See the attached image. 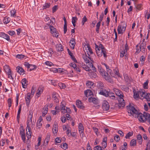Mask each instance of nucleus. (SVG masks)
<instances>
[{"instance_id": "09e8293b", "label": "nucleus", "mask_w": 150, "mask_h": 150, "mask_svg": "<svg viewBox=\"0 0 150 150\" xmlns=\"http://www.w3.org/2000/svg\"><path fill=\"white\" fill-rule=\"evenodd\" d=\"M8 75V78H9L10 80H13V78L12 76L11 73V71L8 72L6 73Z\"/></svg>"}, {"instance_id": "bb28decb", "label": "nucleus", "mask_w": 150, "mask_h": 150, "mask_svg": "<svg viewBox=\"0 0 150 150\" xmlns=\"http://www.w3.org/2000/svg\"><path fill=\"white\" fill-rule=\"evenodd\" d=\"M16 70L20 74H24V71L22 68L18 67L16 68Z\"/></svg>"}, {"instance_id": "4d7b16f0", "label": "nucleus", "mask_w": 150, "mask_h": 150, "mask_svg": "<svg viewBox=\"0 0 150 150\" xmlns=\"http://www.w3.org/2000/svg\"><path fill=\"white\" fill-rule=\"evenodd\" d=\"M16 11L15 10H12L11 11V17H14L16 16Z\"/></svg>"}, {"instance_id": "bf43d9fd", "label": "nucleus", "mask_w": 150, "mask_h": 150, "mask_svg": "<svg viewBox=\"0 0 150 150\" xmlns=\"http://www.w3.org/2000/svg\"><path fill=\"white\" fill-rule=\"evenodd\" d=\"M50 3H47L45 4L43 6V9H45L49 8L50 6Z\"/></svg>"}, {"instance_id": "864d4df0", "label": "nucleus", "mask_w": 150, "mask_h": 150, "mask_svg": "<svg viewBox=\"0 0 150 150\" xmlns=\"http://www.w3.org/2000/svg\"><path fill=\"white\" fill-rule=\"evenodd\" d=\"M87 20V19L86 16H83V18L82 19V25H83L84 24V23L85 22H86Z\"/></svg>"}, {"instance_id": "4c0bfd02", "label": "nucleus", "mask_w": 150, "mask_h": 150, "mask_svg": "<svg viewBox=\"0 0 150 150\" xmlns=\"http://www.w3.org/2000/svg\"><path fill=\"white\" fill-rule=\"evenodd\" d=\"M11 21V18L9 17H5L3 20V22L4 23L7 24Z\"/></svg>"}, {"instance_id": "338daca9", "label": "nucleus", "mask_w": 150, "mask_h": 150, "mask_svg": "<svg viewBox=\"0 0 150 150\" xmlns=\"http://www.w3.org/2000/svg\"><path fill=\"white\" fill-rule=\"evenodd\" d=\"M7 101H8V106L9 108H10L11 106V103H12L11 100L10 98H9L8 99Z\"/></svg>"}, {"instance_id": "69168bd1", "label": "nucleus", "mask_w": 150, "mask_h": 150, "mask_svg": "<svg viewBox=\"0 0 150 150\" xmlns=\"http://www.w3.org/2000/svg\"><path fill=\"white\" fill-rule=\"evenodd\" d=\"M24 55L22 54H18L16 56V57L19 59H22L24 57Z\"/></svg>"}, {"instance_id": "a19ab883", "label": "nucleus", "mask_w": 150, "mask_h": 150, "mask_svg": "<svg viewBox=\"0 0 150 150\" xmlns=\"http://www.w3.org/2000/svg\"><path fill=\"white\" fill-rule=\"evenodd\" d=\"M104 148L102 147L100 145H97L94 148V150H104Z\"/></svg>"}, {"instance_id": "37998d69", "label": "nucleus", "mask_w": 150, "mask_h": 150, "mask_svg": "<svg viewBox=\"0 0 150 150\" xmlns=\"http://www.w3.org/2000/svg\"><path fill=\"white\" fill-rule=\"evenodd\" d=\"M145 47H144L143 46L141 45L140 47V50H137V51L136 52V53H138L140 51H142V52H144L145 51Z\"/></svg>"}, {"instance_id": "ddd939ff", "label": "nucleus", "mask_w": 150, "mask_h": 150, "mask_svg": "<svg viewBox=\"0 0 150 150\" xmlns=\"http://www.w3.org/2000/svg\"><path fill=\"white\" fill-rule=\"evenodd\" d=\"M126 29V26L124 23V25L122 24L118 26L117 28L118 33V34H122L125 31Z\"/></svg>"}, {"instance_id": "3c124183", "label": "nucleus", "mask_w": 150, "mask_h": 150, "mask_svg": "<svg viewBox=\"0 0 150 150\" xmlns=\"http://www.w3.org/2000/svg\"><path fill=\"white\" fill-rule=\"evenodd\" d=\"M21 106H20L19 108V110L18 111V114H17V118L18 120H19V119L20 118V114L21 113Z\"/></svg>"}, {"instance_id": "c03bdc74", "label": "nucleus", "mask_w": 150, "mask_h": 150, "mask_svg": "<svg viewBox=\"0 0 150 150\" xmlns=\"http://www.w3.org/2000/svg\"><path fill=\"white\" fill-rule=\"evenodd\" d=\"M65 102L64 101H62L60 105L61 106V111L62 112V111L64 110V109H65Z\"/></svg>"}, {"instance_id": "c85d7f7f", "label": "nucleus", "mask_w": 150, "mask_h": 150, "mask_svg": "<svg viewBox=\"0 0 150 150\" xmlns=\"http://www.w3.org/2000/svg\"><path fill=\"white\" fill-rule=\"evenodd\" d=\"M85 95L86 97L91 96L93 95V93L92 91L90 90H87L84 92Z\"/></svg>"}, {"instance_id": "f704fd0d", "label": "nucleus", "mask_w": 150, "mask_h": 150, "mask_svg": "<svg viewBox=\"0 0 150 150\" xmlns=\"http://www.w3.org/2000/svg\"><path fill=\"white\" fill-rule=\"evenodd\" d=\"M137 138L139 144H142V136L140 134H139L137 136Z\"/></svg>"}, {"instance_id": "2f4dec72", "label": "nucleus", "mask_w": 150, "mask_h": 150, "mask_svg": "<svg viewBox=\"0 0 150 150\" xmlns=\"http://www.w3.org/2000/svg\"><path fill=\"white\" fill-rule=\"evenodd\" d=\"M63 20L64 22V33L65 34L66 33L67 31V21L65 17H64L63 18Z\"/></svg>"}, {"instance_id": "a18cd8bd", "label": "nucleus", "mask_w": 150, "mask_h": 150, "mask_svg": "<svg viewBox=\"0 0 150 150\" xmlns=\"http://www.w3.org/2000/svg\"><path fill=\"white\" fill-rule=\"evenodd\" d=\"M133 134V132H129L125 136L126 139H129V137L132 136Z\"/></svg>"}, {"instance_id": "f03ea898", "label": "nucleus", "mask_w": 150, "mask_h": 150, "mask_svg": "<svg viewBox=\"0 0 150 150\" xmlns=\"http://www.w3.org/2000/svg\"><path fill=\"white\" fill-rule=\"evenodd\" d=\"M139 120L141 122H144L146 121L150 125V114L146 112H144L143 114L139 113L137 115Z\"/></svg>"}, {"instance_id": "412c9836", "label": "nucleus", "mask_w": 150, "mask_h": 150, "mask_svg": "<svg viewBox=\"0 0 150 150\" xmlns=\"http://www.w3.org/2000/svg\"><path fill=\"white\" fill-rule=\"evenodd\" d=\"M53 133L54 135L56 134L58 131V125L56 124H54L53 125L52 129Z\"/></svg>"}, {"instance_id": "0e129e2a", "label": "nucleus", "mask_w": 150, "mask_h": 150, "mask_svg": "<svg viewBox=\"0 0 150 150\" xmlns=\"http://www.w3.org/2000/svg\"><path fill=\"white\" fill-rule=\"evenodd\" d=\"M78 20L76 17H73L72 18V23H75Z\"/></svg>"}, {"instance_id": "f3484780", "label": "nucleus", "mask_w": 150, "mask_h": 150, "mask_svg": "<svg viewBox=\"0 0 150 150\" xmlns=\"http://www.w3.org/2000/svg\"><path fill=\"white\" fill-rule=\"evenodd\" d=\"M31 127H27L26 131L27 132L26 133V136L27 138L29 139L31 137V134L32 133Z\"/></svg>"}, {"instance_id": "e433bc0d", "label": "nucleus", "mask_w": 150, "mask_h": 150, "mask_svg": "<svg viewBox=\"0 0 150 150\" xmlns=\"http://www.w3.org/2000/svg\"><path fill=\"white\" fill-rule=\"evenodd\" d=\"M4 69L6 73L8 72L11 71L10 69L9 66L7 65H5L4 67Z\"/></svg>"}, {"instance_id": "72a5a7b5", "label": "nucleus", "mask_w": 150, "mask_h": 150, "mask_svg": "<svg viewBox=\"0 0 150 150\" xmlns=\"http://www.w3.org/2000/svg\"><path fill=\"white\" fill-rule=\"evenodd\" d=\"M127 51L126 50L123 49V50H122L120 52V57H123L125 56L126 57V55L127 54Z\"/></svg>"}, {"instance_id": "9d476101", "label": "nucleus", "mask_w": 150, "mask_h": 150, "mask_svg": "<svg viewBox=\"0 0 150 150\" xmlns=\"http://www.w3.org/2000/svg\"><path fill=\"white\" fill-rule=\"evenodd\" d=\"M83 48L85 54H87L89 56L90 55H91L93 54V52L92 49L88 45H85Z\"/></svg>"}, {"instance_id": "2eb2a0df", "label": "nucleus", "mask_w": 150, "mask_h": 150, "mask_svg": "<svg viewBox=\"0 0 150 150\" xmlns=\"http://www.w3.org/2000/svg\"><path fill=\"white\" fill-rule=\"evenodd\" d=\"M79 130L81 136L82 135V137L83 136L84 133V128L83 125L81 123H80L79 125Z\"/></svg>"}, {"instance_id": "5701e85b", "label": "nucleus", "mask_w": 150, "mask_h": 150, "mask_svg": "<svg viewBox=\"0 0 150 150\" xmlns=\"http://www.w3.org/2000/svg\"><path fill=\"white\" fill-rule=\"evenodd\" d=\"M76 104L78 108L81 109H83L84 108L83 103L80 100H77Z\"/></svg>"}, {"instance_id": "13d9d810", "label": "nucleus", "mask_w": 150, "mask_h": 150, "mask_svg": "<svg viewBox=\"0 0 150 150\" xmlns=\"http://www.w3.org/2000/svg\"><path fill=\"white\" fill-rule=\"evenodd\" d=\"M55 143L56 144L60 143L61 141V138L59 137H57L55 139Z\"/></svg>"}, {"instance_id": "4468645a", "label": "nucleus", "mask_w": 150, "mask_h": 150, "mask_svg": "<svg viewBox=\"0 0 150 150\" xmlns=\"http://www.w3.org/2000/svg\"><path fill=\"white\" fill-rule=\"evenodd\" d=\"M110 108V106L108 103L106 101L104 100L103 101L102 104V108L105 110H108Z\"/></svg>"}, {"instance_id": "a211bd4d", "label": "nucleus", "mask_w": 150, "mask_h": 150, "mask_svg": "<svg viewBox=\"0 0 150 150\" xmlns=\"http://www.w3.org/2000/svg\"><path fill=\"white\" fill-rule=\"evenodd\" d=\"M69 44L71 48L72 49H74L76 44L75 39L73 38H72L69 41Z\"/></svg>"}, {"instance_id": "052dcab7", "label": "nucleus", "mask_w": 150, "mask_h": 150, "mask_svg": "<svg viewBox=\"0 0 150 150\" xmlns=\"http://www.w3.org/2000/svg\"><path fill=\"white\" fill-rule=\"evenodd\" d=\"M67 144L66 143H64L63 145L61 146V147L64 149H66L67 148Z\"/></svg>"}, {"instance_id": "39448f33", "label": "nucleus", "mask_w": 150, "mask_h": 150, "mask_svg": "<svg viewBox=\"0 0 150 150\" xmlns=\"http://www.w3.org/2000/svg\"><path fill=\"white\" fill-rule=\"evenodd\" d=\"M98 89L97 91L98 94L108 97L109 91L108 89H106L103 88V84L102 83L99 82L98 85Z\"/></svg>"}, {"instance_id": "774afa93", "label": "nucleus", "mask_w": 150, "mask_h": 150, "mask_svg": "<svg viewBox=\"0 0 150 150\" xmlns=\"http://www.w3.org/2000/svg\"><path fill=\"white\" fill-rule=\"evenodd\" d=\"M8 33L10 35L12 36L15 34V32L13 30L9 31L8 32Z\"/></svg>"}, {"instance_id": "de8ad7c7", "label": "nucleus", "mask_w": 150, "mask_h": 150, "mask_svg": "<svg viewBox=\"0 0 150 150\" xmlns=\"http://www.w3.org/2000/svg\"><path fill=\"white\" fill-rule=\"evenodd\" d=\"M144 98L146 99L148 101H150V94L146 93Z\"/></svg>"}, {"instance_id": "1a4fd4ad", "label": "nucleus", "mask_w": 150, "mask_h": 150, "mask_svg": "<svg viewBox=\"0 0 150 150\" xmlns=\"http://www.w3.org/2000/svg\"><path fill=\"white\" fill-rule=\"evenodd\" d=\"M91 55H90L89 56L86 54H85L83 55V58L84 62L86 64H90L91 62H92V63L93 62V59L91 58Z\"/></svg>"}, {"instance_id": "e2e57ef3", "label": "nucleus", "mask_w": 150, "mask_h": 150, "mask_svg": "<svg viewBox=\"0 0 150 150\" xmlns=\"http://www.w3.org/2000/svg\"><path fill=\"white\" fill-rule=\"evenodd\" d=\"M48 53H49V55H48V56L49 57H51L52 56V54L53 53L52 49L50 48L49 50Z\"/></svg>"}, {"instance_id": "c756f323", "label": "nucleus", "mask_w": 150, "mask_h": 150, "mask_svg": "<svg viewBox=\"0 0 150 150\" xmlns=\"http://www.w3.org/2000/svg\"><path fill=\"white\" fill-rule=\"evenodd\" d=\"M88 101L90 102L96 103L98 102V99L94 98H88Z\"/></svg>"}, {"instance_id": "7ed1b4c3", "label": "nucleus", "mask_w": 150, "mask_h": 150, "mask_svg": "<svg viewBox=\"0 0 150 150\" xmlns=\"http://www.w3.org/2000/svg\"><path fill=\"white\" fill-rule=\"evenodd\" d=\"M98 69L101 75L103 77L106 81L111 83H113V80L110 78V75H109V74L108 72L106 73L105 71L101 67H98Z\"/></svg>"}, {"instance_id": "6e6d98bb", "label": "nucleus", "mask_w": 150, "mask_h": 150, "mask_svg": "<svg viewBox=\"0 0 150 150\" xmlns=\"http://www.w3.org/2000/svg\"><path fill=\"white\" fill-rule=\"evenodd\" d=\"M58 85L61 89H64L66 87L65 84L62 83H59Z\"/></svg>"}, {"instance_id": "423d86ee", "label": "nucleus", "mask_w": 150, "mask_h": 150, "mask_svg": "<svg viewBox=\"0 0 150 150\" xmlns=\"http://www.w3.org/2000/svg\"><path fill=\"white\" fill-rule=\"evenodd\" d=\"M134 97L135 99L140 98L141 99L144 98L146 93L144 91L140 90L139 91H134Z\"/></svg>"}, {"instance_id": "a878e982", "label": "nucleus", "mask_w": 150, "mask_h": 150, "mask_svg": "<svg viewBox=\"0 0 150 150\" xmlns=\"http://www.w3.org/2000/svg\"><path fill=\"white\" fill-rule=\"evenodd\" d=\"M102 65H104L106 68L107 72L110 74V75L113 76V74L112 73V71L110 69H109L107 65L105 63H102Z\"/></svg>"}, {"instance_id": "c9c22d12", "label": "nucleus", "mask_w": 150, "mask_h": 150, "mask_svg": "<svg viewBox=\"0 0 150 150\" xmlns=\"http://www.w3.org/2000/svg\"><path fill=\"white\" fill-rule=\"evenodd\" d=\"M108 94V97L109 96L112 99H115V97L113 93L109 91Z\"/></svg>"}, {"instance_id": "393cba45", "label": "nucleus", "mask_w": 150, "mask_h": 150, "mask_svg": "<svg viewBox=\"0 0 150 150\" xmlns=\"http://www.w3.org/2000/svg\"><path fill=\"white\" fill-rule=\"evenodd\" d=\"M42 117L40 116L37 122V127L39 128H40L42 125Z\"/></svg>"}, {"instance_id": "7c9ffc66", "label": "nucleus", "mask_w": 150, "mask_h": 150, "mask_svg": "<svg viewBox=\"0 0 150 150\" xmlns=\"http://www.w3.org/2000/svg\"><path fill=\"white\" fill-rule=\"evenodd\" d=\"M86 85L88 88H92L93 87V83L92 81H87L86 83Z\"/></svg>"}, {"instance_id": "ea45409f", "label": "nucleus", "mask_w": 150, "mask_h": 150, "mask_svg": "<svg viewBox=\"0 0 150 150\" xmlns=\"http://www.w3.org/2000/svg\"><path fill=\"white\" fill-rule=\"evenodd\" d=\"M71 110L69 108H67L66 109H64V110L62 111V112L63 113H70L71 112Z\"/></svg>"}, {"instance_id": "dca6fc26", "label": "nucleus", "mask_w": 150, "mask_h": 150, "mask_svg": "<svg viewBox=\"0 0 150 150\" xmlns=\"http://www.w3.org/2000/svg\"><path fill=\"white\" fill-rule=\"evenodd\" d=\"M32 96L31 95L30 93H28L27 94V96L25 98V100L26 102V105L28 106L30 103V100Z\"/></svg>"}, {"instance_id": "58836bf2", "label": "nucleus", "mask_w": 150, "mask_h": 150, "mask_svg": "<svg viewBox=\"0 0 150 150\" xmlns=\"http://www.w3.org/2000/svg\"><path fill=\"white\" fill-rule=\"evenodd\" d=\"M88 74L91 77L93 78H96V74L93 72H91L88 73Z\"/></svg>"}, {"instance_id": "9b49d317", "label": "nucleus", "mask_w": 150, "mask_h": 150, "mask_svg": "<svg viewBox=\"0 0 150 150\" xmlns=\"http://www.w3.org/2000/svg\"><path fill=\"white\" fill-rule=\"evenodd\" d=\"M83 68L86 71H90V70H93V71H96V69L95 67H94L92 62L90 64L87 65V66H84Z\"/></svg>"}, {"instance_id": "20e7f679", "label": "nucleus", "mask_w": 150, "mask_h": 150, "mask_svg": "<svg viewBox=\"0 0 150 150\" xmlns=\"http://www.w3.org/2000/svg\"><path fill=\"white\" fill-rule=\"evenodd\" d=\"M96 53L98 56L99 57H101L103 54L104 57H107L106 50L105 49L103 45L100 44L99 45V47L97 46L96 45Z\"/></svg>"}, {"instance_id": "6e6552de", "label": "nucleus", "mask_w": 150, "mask_h": 150, "mask_svg": "<svg viewBox=\"0 0 150 150\" xmlns=\"http://www.w3.org/2000/svg\"><path fill=\"white\" fill-rule=\"evenodd\" d=\"M135 107L133 104H131L129 105V109L128 110V112L130 113L133 115L134 114H137L138 113L137 110L136 109Z\"/></svg>"}, {"instance_id": "49530a36", "label": "nucleus", "mask_w": 150, "mask_h": 150, "mask_svg": "<svg viewBox=\"0 0 150 150\" xmlns=\"http://www.w3.org/2000/svg\"><path fill=\"white\" fill-rule=\"evenodd\" d=\"M145 17H146L147 16V18L149 19L150 18V12L148 10H146L145 11Z\"/></svg>"}, {"instance_id": "b1692460", "label": "nucleus", "mask_w": 150, "mask_h": 150, "mask_svg": "<svg viewBox=\"0 0 150 150\" xmlns=\"http://www.w3.org/2000/svg\"><path fill=\"white\" fill-rule=\"evenodd\" d=\"M21 82L23 87L25 88H26L27 86L26 79L25 78L22 79Z\"/></svg>"}, {"instance_id": "5fc2aeb1", "label": "nucleus", "mask_w": 150, "mask_h": 150, "mask_svg": "<svg viewBox=\"0 0 150 150\" xmlns=\"http://www.w3.org/2000/svg\"><path fill=\"white\" fill-rule=\"evenodd\" d=\"M145 142L146 144V147L149 148L150 147V140H148L145 141Z\"/></svg>"}, {"instance_id": "6ab92c4d", "label": "nucleus", "mask_w": 150, "mask_h": 150, "mask_svg": "<svg viewBox=\"0 0 150 150\" xmlns=\"http://www.w3.org/2000/svg\"><path fill=\"white\" fill-rule=\"evenodd\" d=\"M0 37L4 38L8 41L10 40V37L9 35L4 33H0Z\"/></svg>"}, {"instance_id": "f8f14e48", "label": "nucleus", "mask_w": 150, "mask_h": 150, "mask_svg": "<svg viewBox=\"0 0 150 150\" xmlns=\"http://www.w3.org/2000/svg\"><path fill=\"white\" fill-rule=\"evenodd\" d=\"M50 32L52 35L56 38L58 37L59 34L57 33V32L56 31V29L54 28L53 26L50 25Z\"/></svg>"}, {"instance_id": "603ef678", "label": "nucleus", "mask_w": 150, "mask_h": 150, "mask_svg": "<svg viewBox=\"0 0 150 150\" xmlns=\"http://www.w3.org/2000/svg\"><path fill=\"white\" fill-rule=\"evenodd\" d=\"M50 138V135L49 134H47L46 136V138L45 140V142H46L47 144Z\"/></svg>"}, {"instance_id": "0eeeda50", "label": "nucleus", "mask_w": 150, "mask_h": 150, "mask_svg": "<svg viewBox=\"0 0 150 150\" xmlns=\"http://www.w3.org/2000/svg\"><path fill=\"white\" fill-rule=\"evenodd\" d=\"M29 113L28 115V120L27 122V126L33 128L35 125V122L32 120L33 113L29 111Z\"/></svg>"}, {"instance_id": "4be33fe9", "label": "nucleus", "mask_w": 150, "mask_h": 150, "mask_svg": "<svg viewBox=\"0 0 150 150\" xmlns=\"http://www.w3.org/2000/svg\"><path fill=\"white\" fill-rule=\"evenodd\" d=\"M48 106L47 105H45L44 107L42 109V116H44L47 113L48 111Z\"/></svg>"}, {"instance_id": "aec40b11", "label": "nucleus", "mask_w": 150, "mask_h": 150, "mask_svg": "<svg viewBox=\"0 0 150 150\" xmlns=\"http://www.w3.org/2000/svg\"><path fill=\"white\" fill-rule=\"evenodd\" d=\"M135 6L136 9V11H141L143 8V5L141 4H135Z\"/></svg>"}, {"instance_id": "680f3d73", "label": "nucleus", "mask_w": 150, "mask_h": 150, "mask_svg": "<svg viewBox=\"0 0 150 150\" xmlns=\"http://www.w3.org/2000/svg\"><path fill=\"white\" fill-rule=\"evenodd\" d=\"M62 128L64 130H68L70 128L68 125H63L62 126Z\"/></svg>"}, {"instance_id": "79ce46f5", "label": "nucleus", "mask_w": 150, "mask_h": 150, "mask_svg": "<svg viewBox=\"0 0 150 150\" xmlns=\"http://www.w3.org/2000/svg\"><path fill=\"white\" fill-rule=\"evenodd\" d=\"M136 140L132 139L130 143V145L131 146H134L136 145Z\"/></svg>"}, {"instance_id": "473e14b6", "label": "nucleus", "mask_w": 150, "mask_h": 150, "mask_svg": "<svg viewBox=\"0 0 150 150\" xmlns=\"http://www.w3.org/2000/svg\"><path fill=\"white\" fill-rule=\"evenodd\" d=\"M43 91V90L42 88H39L37 91V93L36 94V96L38 97L40 96L41 94L42 93Z\"/></svg>"}, {"instance_id": "f257e3e1", "label": "nucleus", "mask_w": 150, "mask_h": 150, "mask_svg": "<svg viewBox=\"0 0 150 150\" xmlns=\"http://www.w3.org/2000/svg\"><path fill=\"white\" fill-rule=\"evenodd\" d=\"M113 90L116 94L119 97L118 101L119 107H124L125 106V103L123 98L124 97L123 93L120 90L116 88H114Z\"/></svg>"}, {"instance_id": "cd10ccee", "label": "nucleus", "mask_w": 150, "mask_h": 150, "mask_svg": "<svg viewBox=\"0 0 150 150\" xmlns=\"http://www.w3.org/2000/svg\"><path fill=\"white\" fill-rule=\"evenodd\" d=\"M56 46V49L57 51H62L63 50L62 46L61 44H57Z\"/></svg>"}, {"instance_id": "8fccbe9b", "label": "nucleus", "mask_w": 150, "mask_h": 150, "mask_svg": "<svg viewBox=\"0 0 150 150\" xmlns=\"http://www.w3.org/2000/svg\"><path fill=\"white\" fill-rule=\"evenodd\" d=\"M45 64L47 66L51 67L54 66L53 64L50 62L47 61L45 62Z\"/></svg>"}]
</instances>
